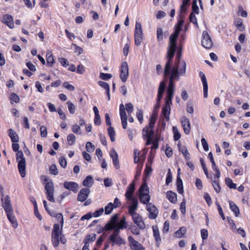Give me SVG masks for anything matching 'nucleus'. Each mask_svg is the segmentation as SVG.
Instances as JSON below:
<instances>
[{
    "label": "nucleus",
    "instance_id": "nucleus-14",
    "mask_svg": "<svg viewBox=\"0 0 250 250\" xmlns=\"http://www.w3.org/2000/svg\"><path fill=\"white\" fill-rule=\"evenodd\" d=\"M63 186L66 189L72 191L74 192H77L79 189L78 185L73 182H65Z\"/></svg>",
    "mask_w": 250,
    "mask_h": 250
},
{
    "label": "nucleus",
    "instance_id": "nucleus-59",
    "mask_svg": "<svg viewBox=\"0 0 250 250\" xmlns=\"http://www.w3.org/2000/svg\"><path fill=\"white\" fill-rule=\"evenodd\" d=\"M190 0H183L182 4L180 7V11L181 12H184L186 11V6L188 4Z\"/></svg>",
    "mask_w": 250,
    "mask_h": 250
},
{
    "label": "nucleus",
    "instance_id": "nucleus-16",
    "mask_svg": "<svg viewBox=\"0 0 250 250\" xmlns=\"http://www.w3.org/2000/svg\"><path fill=\"white\" fill-rule=\"evenodd\" d=\"M109 239L112 243V246H114L115 245L121 246L125 244V240L122 239L119 235L110 236Z\"/></svg>",
    "mask_w": 250,
    "mask_h": 250
},
{
    "label": "nucleus",
    "instance_id": "nucleus-44",
    "mask_svg": "<svg viewBox=\"0 0 250 250\" xmlns=\"http://www.w3.org/2000/svg\"><path fill=\"white\" fill-rule=\"evenodd\" d=\"M72 131L76 134H81V129L80 126L77 124L74 125L72 127Z\"/></svg>",
    "mask_w": 250,
    "mask_h": 250
},
{
    "label": "nucleus",
    "instance_id": "nucleus-27",
    "mask_svg": "<svg viewBox=\"0 0 250 250\" xmlns=\"http://www.w3.org/2000/svg\"><path fill=\"white\" fill-rule=\"evenodd\" d=\"M186 232V228L184 227H181L178 230H177L175 232L174 236L177 238H181L184 236Z\"/></svg>",
    "mask_w": 250,
    "mask_h": 250
},
{
    "label": "nucleus",
    "instance_id": "nucleus-3",
    "mask_svg": "<svg viewBox=\"0 0 250 250\" xmlns=\"http://www.w3.org/2000/svg\"><path fill=\"white\" fill-rule=\"evenodd\" d=\"M135 44L137 46L141 45L143 41V31L142 26L140 23L137 22L135 25V30L134 32Z\"/></svg>",
    "mask_w": 250,
    "mask_h": 250
},
{
    "label": "nucleus",
    "instance_id": "nucleus-22",
    "mask_svg": "<svg viewBox=\"0 0 250 250\" xmlns=\"http://www.w3.org/2000/svg\"><path fill=\"white\" fill-rule=\"evenodd\" d=\"M13 213H14V212H11L6 213V214H7V216L8 220L12 224L13 227L14 228H17L18 224L17 219L15 217V215H14Z\"/></svg>",
    "mask_w": 250,
    "mask_h": 250
},
{
    "label": "nucleus",
    "instance_id": "nucleus-32",
    "mask_svg": "<svg viewBox=\"0 0 250 250\" xmlns=\"http://www.w3.org/2000/svg\"><path fill=\"white\" fill-rule=\"evenodd\" d=\"M108 134L112 142H114L115 140V132L114 129L112 126H109L108 128Z\"/></svg>",
    "mask_w": 250,
    "mask_h": 250
},
{
    "label": "nucleus",
    "instance_id": "nucleus-34",
    "mask_svg": "<svg viewBox=\"0 0 250 250\" xmlns=\"http://www.w3.org/2000/svg\"><path fill=\"white\" fill-rule=\"evenodd\" d=\"M117 227L121 229H124L127 228V225L125 221V218L124 216L122 220L117 224Z\"/></svg>",
    "mask_w": 250,
    "mask_h": 250
},
{
    "label": "nucleus",
    "instance_id": "nucleus-49",
    "mask_svg": "<svg viewBox=\"0 0 250 250\" xmlns=\"http://www.w3.org/2000/svg\"><path fill=\"white\" fill-rule=\"evenodd\" d=\"M163 37V32L161 28H158L157 30V38L159 41H162Z\"/></svg>",
    "mask_w": 250,
    "mask_h": 250
},
{
    "label": "nucleus",
    "instance_id": "nucleus-58",
    "mask_svg": "<svg viewBox=\"0 0 250 250\" xmlns=\"http://www.w3.org/2000/svg\"><path fill=\"white\" fill-rule=\"evenodd\" d=\"M201 143H202V145L203 146V147L204 149V150L205 151H208L209 148H208V143L206 141V140L203 138L202 139H201Z\"/></svg>",
    "mask_w": 250,
    "mask_h": 250
},
{
    "label": "nucleus",
    "instance_id": "nucleus-36",
    "mask_svg": "<svg viewBox=\"0 0 250 250\" xmlns=\"http://www.w3.org/2000/svg\"><path fill=\"white\" fill-rule=\"evenodd\" d=\"M219 180L213 179L212 181V186L214 190L217 193H219L221 191V188L219 184Z\"/></svg>",
    "mask_w": 250,
    "mask_h": 250
},
{
    "label": "nucleus",
    "instance_id": "nucleus-64",
    "mask_svg": "<svg viewBox=\"0 0 250 250\" xmlns=\"http://www.w3.org/2000/svg\"><path fill=\"white\" fill-rule=\"evenodd\" d=\"M114 228H116V227L110 222L107 223L104 226V229L106 231L113 229H114Z\"/></svg>",
    "mask_w": 250,
    "mask_h": 250
},
{
    "label": "nucleus",
    "instance_id": "nucleus-38",
    "mask_svg": "<svg viewBox=\"0 0 250 250\" xmlns=\"http://www.w3.org/2000/svg\"><path fill=\"white\" fill-rule=\"evenodd\" d=\"M235 24L237 26V29L242 31L244 29V27L243 26V22L241 19H238L235 22Z\"/></svg>",
    "mask_w": 250,
    "mask_h": 250
},
{
    "label": "nucleus",
    "instance_id": "nucleus-53",
    "mask_svg": "<svg viewBox=\"0 0 250 250\" xmlns=\"http://www.w3.org/2000/svg\"><path fill=\"white\" fill-rule=\"evenodd\" d=\"M59 61L60 63L64 67H66L69 65V62L66 59L63 58H59Z\"/></svg>",
    "mask_w": 250,
    "mask_h": 250
},
{
    "label": "nucleus",
    "instance_id": "nucleus-15",
    "mask_svg": "<svg viewBox=\"0 0 250 250\" xmlns=\"http://www.w3.org/2000/svg\"><path fill=\"white\" fill-rule=\"evenodd\" d=\"M181 124L182 125L185 133L186 134H189L190 132V124L189 120L185 117L181 119Z\"/></svg>",
    "mask_w": 250,
    "mask_h": 250
},
{
    "label": "nucleus",
    "instance_id": "nucleus-35",
    "mask_svg": "<svg viewBox=\"0 0 250 250\" xmlns=\"http://www.w3.org/2000/svg\"><path fill=\"white\" fill-rule=\"evenodd\" d=\"M68 144L69 146L73 145L76 141V137L73 134H69L67 137Z\"/></svg>",
    "mask_w": 250,
    "mask_h": 250
},
{
    "label": "nucleus",
    "instance_id": "nucleus-46",
    "mask_svg": "<svg viewBox=\"0 0 250 250\" xmlns=\"http://www.w3.org/2000/svg\"><path fill=\"white\" fill-rule=\"evenodd\" d=\"M125 110L129 115L133 111V105L131 103H127L125 104Z\"/></svg>",
    "mask_w": 250,
    "mask_h": 250
},
{
    "label": "nucleus",
    "instance_id": "nucleus-52",
    "mask_svg": "<svg viewBox=\"0 0 250 250\" xmlns=\"http://www.w3.org/2000/svg\"><path fill=\"white\" fill-rule=\"evenodd\" d=\"M172 181V176L170 171V169H168V171L167 172V177L166 178V183L167 185L170 184Z\"/></svg>",
    "mask_w": 250,
    "mask_h": 250
},
{
    "label": "nucleus",
    "instance_id": "nucleus-29",
    "mask_svg": "<svg viewBox=\"0 0 250 250\" xmlns=\"http://www.w3.org/2000/svg\"><path fill=\"white\" fill-rule=\"evenodd\" d=\"M139 190L140 192L139 194H149V188L146 183H144L142 184Z\"/></svg>",
    "mask_w": 250,
    "mask_h": 250
},
{
    "label": "nucleus",
    "instance_id": "nucleus-2",
    "mask_svg": "<svg viewBox=\"0 0 250 250\" xmlns=\"http://www.w3.org/2000/svg\"><path fill=\"white\" fill-rule=\"evenodd\" d=\"M16 153V160L18 163V169L22 177H24L26 175L25 167L26 161L22 151H18Z\"/></svg>",
    "mask_w": 250,
    "mask_h": 250
},
{
    "label": "nucleus",
    "instance_id": "nucleus-37",
    "mask_svg": "<svg viewBox=\"0 0 250 250\" xmlns=\"http://www.w3.org/2000/svg\"><path fill=\"white\" fill-rule=\"evenodd\" d=\"M115 208L114 207V205L112 203H109L107 206L105 207V214H109L112 211L113 208Z\"/></svg>",
    "mask_w": 250,
    "mask_h": 250
},
{
    "label": "nucleus",
    "instance_id": "nucleus-41",
    "mask_svg": "<svg viewBox=\"0 0 250 250\" xmlns=\"http://www.w3.org/2000/svg\"><path fill=\"white\" fill-rule=\"evenodd\" d=\"M129 229H130L131 232L134 235H138L140 234V229L138 228L135 225H131L129 227Z\"/></svg>",
    "mask_w": 250,
    "mask_h": 250
},
{
    "label": "nucleus",
    "instance_id": "nucleus-57",
    "mask_svg": "<svg viewBox=\"0 0 250 250\" xmlns=\"http://www.w3.org/2000/svg\"><path fill=\"white\" fill-rule=\"evenodd\" d=\"M112 77V75L110 74L101 73L100 74V78L104 80H107L110 79Z\"/></svg>",
    "mask_w": 250,
    "mask_h": 250
},
{
    "label": "nucleus",
    "instance_id": "nucleus-31",
    "mask_svg": "<svg viewBox=\"0 0 250 250\" xmlns=\"http://www.w3.org/2000/svg\"><path fill=\"white\" fill-rule=\"evenodd\" d=\"M46 61L47 63L50 66H52L54 63V60L52 54L50 52H48L46 54Z\"/></svg>",
    "mask_w": 250,
    "mask_h": 250
},
{
    "label": "nucleus",
    "instance_id": "nucleus-42",
    "mask_svg": "<svg viewBox=\"0 0 250 250\" xmlns=\"http://www.w3.org/2000/svg\"><path fill=\"white\" fill-rule=\"evenodd\" d=\"M85 148L87 152H92L95 149V146L91 142H89L86 144Z\"/></svg>",
    "mask_w": 250,
    "mask_h": 250
},
{
    "label": "nucleus",
    "instance_id": "nucleus-7",
    "mask_svg": "<svg viewBox=\"0 0 250 250\" xmlns=\"http://www.w3.org/2000/svg\"><path fill=\"white\" fill-rule=\"evenodd\" d=\"M146 209L149 212L148 217L151 219H155L158 214V210L152 203H149L146 205Z\"/></svg>",
    "mask_w": 250,
    "mask_h": 250
},
{
    "label": "nucleus",
    "instance_id": "nucleus-13",
    "mask_svg": "<svg viewBox=\"0 0 250 250\" xmlns=\"http://www.w3.org/2000/svg\"><path fill=\"white\" fill-rule=\"evenodd\" d=\"M199 76L203 83L204 97L205 98H207L208 96V86L206 77L205 75L201 71L199 73Z\"/></svg>",
    "mask_w": 250,
    "mask_h": 250
},
{
    "label": "nucleus",
    "instance_id": "nucleus-48",
    "mask_svg": "<svg viewBox=\"0 0 250 250\" xmlns=\"http://www.w3.org/2000/svg\"><path fill=\"white\" fill-rule=\"evenodd\" d=\"M41 136L42 137H46L47 134L46 127L44 125H42L40 127Z\"/></svg>",
    "mask_w": 250,
    "mask_h": 250
},
{
    "label": "nucleus",
    "instance_id": "nucleus-23",
    "mask_svg": "<svg viewBox=\"0 0 250 250\" xmlns=\"http://www.w3.org/2000/svg\"><path fill=\"white\" fill-rule=\"evenodd\" d=\"M153 236L156 240L157 244H159L161 242V238L160 235L159 230L157 226H153L152 227Z\"/></svg>",
    "mask_w": 250,
    "mask_h": 250
},
{
    "label": "nucleus",
    "instance_id": "nucleus-33",
    "mask_svg": "<svg viewBox=\"0 0 250 250\" xmlns=\"http://www.w3.org/2000/svg\"><path fill=\"white\" fill-rule=\"evenodd\" d=\"M225 182L227 186H228L230 188H236V185L233 183L232 180L230 178H226L225 179Z\"/></svg>",
    "mask_w": 250,
    "mask_h": 250
},
{
    "label": "nucleus",
    "instance_id": "nucleus-56",
    "mask_svg": "<svg viewBox=\"0 0 250 250\" xmlns=\"http://www.w3.org/2000/svg\"><path fill=\"white\" fill-rule=\"evenodd\" d=\"M180 211L183 214H185L186 213V201L185 200L180 204Z\"/></svg>",
    "mask_w": 250,
    "mask_h": 250
},
{
    "label": "nucleus",
    "instance_id": "nucleus-51",
    "mask_svg": "<svg viewBox=\"0 0 250 250\" xmlns=\"http://www.w3.org/2000/svg\"><path fill=\"white\" fill-rule=\"evenodd\" d=\"M50 173L56 175L58 174V171L56 165H52L49 167Z\"/></svg>",
    "mask_w": 250,
    "mask_h": 250
},
{
    "label": "nucleus",
    "instance_id": "nucleus-61",
    "mask_svg": "<svg viewBox=\"0 0 250 250\" xmlns=\"http://www.w3.org/2000/svg\"><path fill=\"white\" fill-rule=\"evenodd\" d=\"M94 124L96 125H101V120L99 114L95 115Z\"/></svg>",
    "mask_w": 250,
    "mask_h": 250
},
{
    "label": "nucleus",
    "instance_id": "nucleus-11",
    "mask_svg": "<svg viewBox=\"0 0 250 250\" xmlns=\"http://www.w3.org/2000/svg\"><path fill=\"white\" fill-rule=\"evenodd\" d=\"M89 193L90 189L89 188H83L82 189L78 195V200L80 202L85 201L88 198Z\"/></svg>",
    "mask_w": 250,
    "mask_h": 250
},
{
    "label": "nucleus",
    "instance_id": "nucleus-47",
    "mask_svg": "<svg viewBox=\"0 0 250 250\" xmlns=\"http://www.w3.org/2000/svg\"><path fill=\"white\" fill-rule=\"evenodd\" d=\"M189 20L190 22H192L193 24L196 25V26H198V23L196 17L195 16V14L193 12H192L189 17Z\"/></svg>",
    "mask_w": 250,
    "mask_h": 250
},
{
    "label": "nucleus",
    "instance_id": "nucleus-21",
    "mask_svg": "<svg viewBox=\"0 0 250 250\" xmlns=\"http://www.w3.org/2000/svg\"><path fill=\"white\" fill-rule=\"evenodd\" d=\"M154 134V132L153 129H149L148 127H145L143 130V136L145 139L146 138L153 139Z\"/></svg>",
    "mask_w": 250,
    "mask_h": 250
},
{
    "label": "nucleus",
    "instance_id": "nucleus-5",
    "mask_svg": "<svg viewBox=\"0 0 250 250\" xmlns=\"http://www.w3.org/2000/svg\"><path fill=\"white\" fill-rule=\"evenodd\" d=\"M128 65L126 62H123L120 68V78L124 83L125 82L128 77Z\"/></svg>",
    "mask_w": 250,
    "mask_h": 250
},
{
    "label": "nucleus",
    "instance_id": "nucleus-63",
    "mask_svg": "<svg viewBox=\"0 0 250 250\" xmlns=\"http://www.w3.org/2000/svg\"><path fill=\"white\" fill-rule=\"evenodd\" d=\"M104 209L103 208H101L100 209L96 210L93 213V216L94 217H98L100 216L104 212Z\"/></svg>",
    "mask_w": 250,
    "mask_h": 250
},
{
    "label": "nucleus",
    "instance_id": "nucleus-55",
    "mask_svg": "<svg viewBox=\"0 0 250 250\" xmlns=\"http://www.w3.org/2000/svg\"><path fill=\"white\" fill-rule=\"evenodd\" d=\"M201 237L203 240H206L208 237V232L206 229H202L201 230Z\"/></svg>",
    "mask_w": 250,
    "mask_h": 250
},
{
    "label": "nucleus",
    "instance_id": "nucleus-60",
    "mask_svg": "<svg viewBox=\"0 0 250 250\" xmlns=\"http://www.w3.org/2000/svg\"><path fill=\"white\" fill-rule=\"evenodd\" d=\"M63 87L70 91H74L75 87L71 84H70L68 82H65L63 84Z\"/></svg>",
    "mask_w": 250,
    "mask_h": 250
},
{
    "label": "nucleus",
    "instance_id": "nucleus-62",
    "mask_svg": "<svg viewBox=\"0 0 250 250\" xmlns=\"http://www.w3.org/2000/svg\"><path fill=\"white\" fill-rule=\"evenodd\" d=\"M118 219V215L115 214L111 217L110 222L111 223H112L113 225H114V226H115V227H117V221Z\"/></svg>",
    "mask_w": 250,
    "mask_h": 250
},
{
    "label": "nucleus",
    "instance_id": "nucleus-12",
    "mask_svg": "<svg viewBox=\"0 0 250 250\" xmlns=\"http://www.w3.org/2000/svg\"><path fill=\"white\" fill-rule=\"evenodd\" d=\"M131 205L128 207V212L131 215L137 214L136 211L138 207V201L137 198H133L132 200H130Z\"/></svg>",
    "mask_w": 250,
    "mask_h": 250
},
{
    "label": "nucleus",
    "instance_id": "nucleus-39",
    "mask_svg": "<svg viewBox=\"0 0 250 250\" xmlns=\"http://www.w3.org/2000/svg\"><path fill=\"white\" fill-rule=\"evenodd\" d=\"M66 104L68 105V108L69 112L71 114H74L76 110L74 104L70 101H68Z\"/></svg>",
    "mask_w": 250,
    "mask_h": 250
},
{
    "label": "nucleus",
    "instance_id": "nucleus-20",
    "mask_svg": "<svg viewBox=\"0 0 250 250\" xmlns=\"http://www.w3.org/2000/svg\"><path fill=\"white\" fill-rule=\"evenodd\" d=\"M110 157L112 158L113 163L117 169L119 168L120 165L118 158V154L115 149H113L110 154Z\"/></svg>",
    "mask_w": 250,
    "mask_h": 250
},
{
    "label": "nucleus",
    "instance_id": "nucleus-19",
    "mask_svg": "<svg viewBox=\"0 0 250 250\" xmlns=\"http://www.w3.org/2000/svg\"><path fill=\"white\" fill-rule=\"evenodd\" d=\"M166 88V83L164 82H160L158 92V102H160L162 99L163 94Z\"/></svg>",
    "mask_w": 250,
    "mask_h": 250
},
{
    "label": "nucleus",
    "instance_id": "nucleus-17",
    "mask_svg": "<svg viewBox=\"0 0 250 250\" xmlns=\"http://www.w3.org/2000/svg\"><path fill=\"white\" fill-rule=\"evenodd\" d=\"M135 190V184L132 182L127 187L126 191L125 193V196L127 200H132L134 198L132 197L133 193Z\"/></svg>",
    "mask_w": 250,
    "mask_h": 250
},
{
    "label": "nucleus",
    "instance_id": "nucleus-24",
    "mask_svg": "<svg viewBox=\"0 0 250 250\" xmlns=\"http://www.w3.org/2000/svg\"><path fill=\"white\" fill-rule=\"evenodd\" d=\"M8 132L9 136L10 137L12 142L13 143H18L19 141V138L15 131L12 129H10L8 130Z\"/></svg>",
    "mask_w": 250,
    "mask_h": 250
},
{
    "label": "nucleus",
    "instance_id": "nucleus-1",
    "mask_svg": "<svg viewBox=\"0 0 250 250\" xmlns=\"http://www.w3.org/2000/svg\"><path fill=\"white\" fill-rule=\"evenodd\" d=\"M181 29L175 30L174 33L169 37L170 42L168 45L167 54V62L164 70L165 76L169 77V83L167 90L166 104L162 108V114L167 122L169 121L171 110L170 105L175 92L174 81H178L179 76H184L186 71V63L185 62L178 61L177 63L172 66V60L175 55L177 48L176 40Z\"/></svg>",
    "mask_w": 250,
    "mask_h": 250
},
{
    "label": "nucleus",
    "instance_id": "nucleus-6",
    "mask_svg": "<svg viewBox=\"0 0 250 250\" xmlns=\"http://www.w3.org/2000/svg\"><path fill=\"white\" fill-rule=\"evenodd\" d=\"M202 45L207 49L211 48L213 45L211 39L206 31H204L202 33Z\"/></svg>",
    "mask_w": 250,
    "mask_h": 250
},
{
    "label": "nucleus",
    "instance_id": "nucleus-45",
    "mask_svg": "<svg viewBox=\"0 0 250 250\" xmlns=\"http://www.w3.org/2000/svg\"><path fill=\"white\" fill-rule=\"evenodd\" d=\"M96 236V234L95 233L88 234L86 236V238L84 240L87 241L88 243H89L90 241L93 242L95 240Z\"/></svg>",
    "mask_w": 250,
    "mask_h": 250
},
{
    "label": "nucleus",
    "instance_id": "nucleus-26",
    "mask_svg": "<svg viewBox=\"0 0 250 250\" xmlns=\"http://www.w3.org/2000/svg\"><path fill=\"white\" fill-rule=\"evenodd\" d=\"M167 197L168 200L172 203H175L177 202V195L175 193L171 191L167 192Z\"/></svg>",
    "mask_w": 250,
    "mask_h": 250
},
{
    "label": "nucleus",
    "instance_id": "nucleus-25",
    "mask_svg": "<svg viewBox=\"0 0 250 250\" xmlns=\"http://www.w3.org/2000/svg\"><path fill=\"white\" fill-rule=\"evenodd\" d=\"M139 198L142 203L146 205L149 204L148 202L150 200V196L149 194H139Z\"/></svg>",
    "mask_w": 250,
    "mask_h": 250
},
{
    "label": "nucleus",
    "instance_id": "nucleus-40",
    "mask_svg": "<svg viewBox=\"0 0 250 250\" xmlns=\"http://www.w3.org/2000/svg\"><path fill=\"white\" fill-rule=\"evenodd\" d=\"M180 151L182 153L183 155H184L185 158L186 160L189 159V153L188 150L187 149V148H181V149H180Z\"/></svg>",
    "mask_w": 250,
    "mask_h": 250
},
{
    "label": "nucleus",
    "instance_id": "nucleus-9",
    "mask_svg": "<svg viewBox=\"0 0 250 250\" xmlns=\"http://www.w3.org/2000/svg\"><path fill=\"white\" fill-rule=\"evenodd\" d=\"M133 222L141 229H144L146 228V225L143 221L142 217L138 214H136L132 216Z\"/></svg>",
    "mask_w": 250,
    "mask_h": 250
},
{
    "label": "nucleus",
    "instance_id": "nucleus-18",
    "mask_svg": "<svg viewBox=\"0 0 250 250\" xmlns=\"http://www.w3.org/2000/svg\"><path fill=\"white\" fill-rule=\"evenodd\" d=\"M3 22L6 24L10 28L12 29L14 27L13 17L9 15L4 16Z\"/></svg>",
    "mask_w": 250,
    "mask_h": 250
},
{
    "label": "nucleus",
    "instance_id": "nucleus-54",
    "mask_svg": "<svg viewBox=\"0 0 250 250\" xmlns=\"http://www.w3.org/2000/svg\"><path fill=\"white\" fill-rule=\"evenodd\" d=\"M197 0H194L192 2V8L193 11H194L196 14H198L199 13V8L198 6H197Z\"/></svg>",
    "mask_w": 250,
    "mask_h": 250
},
{
    "label": "nucleus",
    "instance_id": "nucleus-8",
    "mask_svg": "<svg viewBox=\"0 0 250 250\" xmlns=\"http://www.w3.org/2000/svg\"><path fill=\"white\" fill-rule=\"evenodd\" d=\"M128 240L129 246L132 250H144L143 246L138 241L135 240L132 237L129 236Z\"/></svg>",
    "mask_w": 250,
    "mask_h": 250
},
{
    "label": "nucleus",
    "instance_id": "nucleus-4",
    "mask_svg": "<svg viewBox=\"0 0 250 250\" xmlns=\"http://www.w3.org/2000/svg\"><path fill=\"white\" fill-rule=\"evenodd\" d=\"M45 190L46 191L45 193L47 195V199L51 202H54L55 199L54 198V184L51 181L47 182L45 185Z\"/></svg>",
    "mask_w": 250,
    "mask_h": 250
},
{
    "label": "nucleus",
    "instance_id": "nucleus-10",
    "mask_svg": "<svg viewBox=\"0 0 250 250\" xmlns=\"http://www.w3.org/2000/svg\"><path fill=\"white\" fill-rule=\"evenodd\" d=\"M3 208L6 213L14 212L12 206L11 204L10 198L8 195H6L4 198V201L2 203Z\"/></svg>",
    "mask_w": 250,
    "mask_h": 250
},
{
    "label": "nucleus",
    "instance_id": "nucleus-28",
    "mask_svg": "<svg viewBox=\"0 0 250 250\" xmlns=\"http://www.w3.org/2000/svg\"><path fill=\"white\" fill-rule=\"evenodd\" d=\"M229 204L230 209L235 213L236 216H238L240 214L238 207L232 201H229Z\"/></svg>",
    "mask_w": 250,
    "mask_h": 250
},
{
    "label": "nucleus",
    "instance_id": "nucleus-50",
    "mask_svg": "<svg viewBox=\"0 0 250 250\" xmlns=\"http://www.w3.org/2000/svg\"><path fill=\"white\" fill-rule=\"evenodd\" d=\"M136 116L140 123H142L143 121V113L141 109H138L136 113Z\"/></svg>",
    "mask_w": 250,
    "mask_h": 250
},
{
    "label": "nucleus",
    "instance_id": "nucleus-43",
    "mask_svg": "<svg viewBox=\"0 0 250 250\" xmlns=\"http://www.w3.org/2000/svg\"><path fill=\"white\" fill-rule=\"evenodd\" d=\"M173 131L174 133V139L175 141L178 140L180 137L181 135L178 131L177 128L175 126L173 127Z\"/></svg>",
    "mask_w": 250,
    "mask_h": 250
},
{
    "label": "nucleus",
    "instance_id": "nucleus-30",
    "mask_svg": "<svg viewBox=\"0 0 250 250\" xmlns=\"http://www.w3.org/2000/svg\"><path fill=\"white\" fill-rule=\"evenodd\" d=\"M93 184V178L91 176H87L83 182V185L85 187H89Z\"/></svg>",
    "mask_w": 250,
    "mask_h": 250
}]
</instances>
